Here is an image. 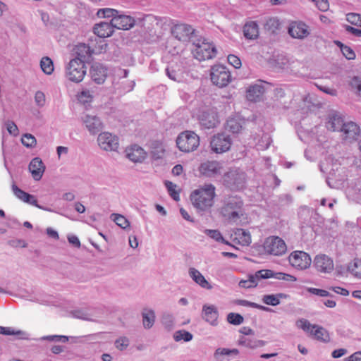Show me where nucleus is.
<instances>
[{
	"label": "nucleus",
	"mask_w": 361,
	"mask_h": 361,
	"mask_svg": "<svg viewBox=\"0 0 361 361\" xmlns=\"http://www.w3.org/2000/svg\"><path fill=\"white\" fill-rule=\"evenodd\" d=\"M215 196V186L209 183L192 191L190 198L198 212H205L209 211L213 206Z\"/></svg>",
	"instance_id": "f257e3e1"
},
{
	"label": "nucleus",
	"mask_w": 361,
	"mask_h": 361,
	"mask_svg": "<svg viewBox=\"0 0 361 361\" xmlns=\"http://www.w3.org/2000/svg\"><path fill=\"white\" fill-rule=\"evenodd\" d=\"M107 44L103 42L97 51L92 49L90 46L85 44H80L75 47V56L70 59L68 68H75L81 66V68H85L86 64H89L92 60V54H98L105 49Z\"/></svg>",
	"instance_id": "f03ea898"
},
{
	"label": "nucleus",
	"mask_w": 361,
	"mask_h": 361,
	"mask_svg": "<svg viewBox=\"0 0 361 361\" xmlns=\"http://www.w3.org/2000/svg\"><path fill=\"white\" fill-rule=\"evenodd\" d=\"M243 202L238 196L224 198L220 209L221 214L230 222L237 221L243 215Z\"/></svg>",
	"instance_id": "7ed1b4c3"
},
{
	"label": "nucleus",
	"mask_w": 361,
	"mask_h": 361,
	"mask_svg": "<svg viewBox=\"0 0 361 361\" xmlns=\"http://www.w3.org/2000/svg\"><path fill=\"white\" fill-rule=\"evenodd\" d=\"M191 51L194 58L199 61L212 59L216 54L215 46L204 38L193 41Z\"/></svg>",
	"instance_id": "20e7f679"
},
{
	"label": "nucleus",
	"mask_w": 361,
	"mask_h": 361,
	"mask_svg": "<svg viewBox=\"0 0 361 361\" xmlns=\"http://www.w3.org/2000/svg\"><path fill=\"white\" fill-rule=\"evenodd\" d=\"M176 142L181 152L189 153L199 147L200 137L193 131L185 130L178 135Z\"/></svg>",
	"instance_id": "39448f33"
},
{
	"label": "nucleus",
	"mask_w": 361,
	"mask_h": 361,
	"mask_svg": "<svg viewBox=\"0 0 361 361\" xmlns=\"http://www.w3.org/2000/svg\"><path fill=\"white\" fill-rule=\"evenodd\" d=\"M246 174L239 169H232L224 175V183L231 190H240L245 188Z\"/></svg>",
	"instance_id": "423d86ee"
},
{
	"label": "nucleus",
	"mask_w": 361,
	"mask_h": 361,
	"mask_svg": "<svg viewBox=\"0 0 361 361\" xmlns=\"http://www.w3.org/2000/svg\"><path fill=\"white\" fill-rule=\"evenodd\" d=\"M264 249L270 255L280 256L286 252L287 247L282 238L278 236H269L264 243Z\"/></svg>",
	"instance_id": "0eeeda50"
},
{
	"label": "nucleus",
	"mask_w": 361,
	"mask_h": 361,
	"mask_svg": "<svg viewBox=\"0 0 361 361\" xmlns=\"http://www.w3.org/2000/svg\"><path fill=\"white\" fill-rule=\"evenodd\" d=\"M232 144L230 135L221 133L214 135L210 142L212 150L216 154H221L230 149Z\"/></svg>",
	"instance_id": "6e6552de"
},
{
	"label": "nucleus",
	"mask_w": 361,
	"mask_h": 361,
	"mask_svg": "<svg viewBox=\"0 0 361 361\" xmlns=\"http://www.w3.org/2000/svg\"><path fill=\"white\" fill-rule=\"evenodd\" d=\"M271 86V84L264 80H258L257 83L251 85L246 90V98L248 101L257 102L261 101L264 92Z\"/></svg>",
	"instance_id": "1a4fd4ad"
},
{
	"label": "nucleus",
	"mask_w": 361,
	"mask_h": 361,
	"mask_svg": "<svg viewBox=\"0 0 361 361\" xmlns=\"http://www.w3.org/2000/svg\"><path fill=\"white\" fill-rule=\"evenodd\" d=\"M171 33L173 36L179 41L186 42L190 40L192 42L195 41L192 39L195 33V30L187 24L180 23L175 25L171 28Z\"/></svg>",
	"instance_id": "9d476101"
},
{
	"label": "nucleus",
	"mask_w": 361,
	"mask_h": 361,
	"mask_svg": "<svg viewBox=\"0 0 361 361\" xmlns=\"http://www.w3.org/2000/svg\"><path fill=\"white\" fill-rule=\"evenodd\" d=\"M290 264L298 269H305L308 268L312 262L310 256L303 251H293L288 257Z\"/></svg>",
	"instance_id": "9b49d317"
},
{
	"label": "nucleus",
	"mask_w": 361,
	"mask_h": 361,
	"mask_svg": "<svg viewBox=\"0 0 361 361\" xmlns=\"http://www.w3.org/2000/svg\"><path fill=\"white\" fill-rule=\"evenodd\" d=\"M98 145L105 151H116L118 148V138L109 132H104L97 137Z\"/></svg>",
	"instance_id": "f8f14e48"
},
{
	"label": "nucleus",
	"mask_w": 361,
	"mask_h": 361,
	"mask_svg": "<svg viewBox=\"0 0 361 361\" xmlns=\"http://www.w3.org/2000/svg\"><path fill=\"white\" fill-rule=\"evenodd\" d=\"M198 120L201 127L204 129L214 128L219 123L218 114L214 109L202 111L198 116Z\"/></svg>",
	"instance_id": "ddd939ff"
},
{
	"label": "nucleus",
	"mask_w": 361,
	"mask_h": 361,
	"mask_svg": "<svg viewBox=\"0 0 361 361\" xmlns=\"http://www.w3.org/2000/svg\"><path fill=\"white\" fill-rule=\"evenodd\" d=\"M222 166L216 161H207L200 164L199 172L207 178H216L221 173Z\"/></svg>",
	"instance_id": "4468645a"
},
{
	"label": "nucleus",
	"mask_w": 361,
	"mask_h": 361,
	"mask_svg": "<svg viewBox=\"0 0 361 361\" xmlns=\"http://www.w3.org/2000/svg\"><path fill=\"white\" fill-rule=\"evenodd\" d=\"M288 34L296 39H304L307 37L310 31L308 25L301 21L292 22L288 27Z\"/></svg>",
	"instance_id": "2eb2a0df"
},
{
	"label": "nucleus",
	"mask_w": 361,
	"mask_h": 361,
	"mask_svg": "<svg viewBox=\"0 0 361 361\" xmlns=\"http://www.w3.org/2000/svg\"><path fill=\"white\" fill-rule=\"evenodd\" d=\"M271 273L269 271H261L259 270L256 271L254 274H250L248 276V279L247 280H241L239 282V286L242 288H250L253 287H256L258 281L260 279H269V276H271Z\"/></svg>",
	"instance_id": "dca6fc26"
},
{
	"label": "nucleus",
	"mask_w": 361,
	"mask_h": 361,
	"mask_svg": "<svg viewBox=\"0 0 361 361\" xmlns=\"http://www.w3.org/2000/svg\"><path fill=\"white\" fill-rule=\"evenodd\" d=\"M11 188L13 194L16 196V197H18L21 201L45 211H51L50 209L39 205L37 203V200L34 195L23 191V190L19 188L16 184L13 183Z\"/></svg>",
	"instance_id": "f3484780"
},
{
	"label": "nucleus",
	"mask_w": 361,
	"mask_h": 361,
	"mask_svg": "<svg viewBox=\"0 0 361 361\" xmlns=\"http://www.w3.org/2000/svg\"><path fill=\"white\" fill-rule=\"evenodd\" d=\"M111 25L114 28L118 30H128L132 28L135 24V20L130 16L124 15L120 12L114 19H111Z\"/></svg>",
	"instance_id": "a211bd4d"
},
{
	"label": "nucleus",
	"mask_w": 361,
	"mask_h": 361,
	"mask_svg": "<svg viewBox=\"0 0 361 361\" xmlns=\"http://www.w3.org/2000/svg\"><path fill=\"white\" fill-rule=\"evenodd\" d=\"M210 74L212 82L219 87L226 86L231 81V73L225 69H212Z\"/></svg>",
	"instance_id": "6ab92c4d"
},
{
	"label": "nucleus",
	"mask_w": 361,
	"mask_h": 361,
	"mask_svg": "<svg viewBox=\"0 0 361 361\" xmlns=\"http://www.w3.org/2000/svg\"><path fill=\"white\" fill-rule=\"evenodd\" d=\"M314 266L318 271L323 273H330L334 269L333 260L326 255H317Z\"/></svg>",
	"instance_id": "aec40b11"
},
{
	"label": "nucleus",
	"mask_w": 361,
	"mask_h": 361,
	"mask_svg": "<svg viewBox=\"0 0 361 361\" xmlns=\"http://www.w3.org/2000/svg\"><path fill=\"white\" fill-rule=\"evenodd\" d=\"M29 171L35 180H39L45 171V165L39 157H35L29 164Z\"/></svg>",
	"instance_id": "412c9836"
},
{
	"label": "nucleus",
	"mask_w": 361,
	"mask_h": 361,
	"mask_svg": "<svg viewBox=\"0 0 361 361\" xmlns=\"http://www.w3.org/2000/svg\"><path fill=\"white\" fill-rule=\"evenodd\" d=\"M83 123L92 135H95L102 130L103 125L99 118L96 116L86 115L83 118Z\"/></svg>",
	"instance_id": "4be33fe9"
},
{
	"label": "nucleus",
	"mask_w": 361,
	"mask_h": 361,
	"mask_svg": "<svg viewBox=\"0 0 361 361\" xmlns=\"http://www.w3.org/2000/svg\"><path fill=\"white\" fill-rule=\"evenodd\" d=\"M202 318L211 325L215 326L218 324L219 312L214 305H204L202 307Z\"/></svg>",
	"instance_id": "5701e85b"
},
{
	"label": "nucleus",
	"mask_w": 361,
	"mask_h": 361,
	"mask_svg": "<svg viewBox=\"0 0 361 361\" xmlns=\"http://www.w3.org/2000/svg\"><path fill=\"white\" fill-rule=\"evenodd\" d=\"M94 33L100 38H106L111 36L114 32L111 21L101 22L95 24L93 28Z\"/></svg>",
	"instance_id": "b1692460"
},
{
	"label": "nucleus",
	"mask_w": 361,
	"mask_h": 361,
	"mask_svg": "<svg viewBox=\"0 0 361 361\" xmlns=\"http://www.w3.org/2000/svg\"><path fill=\"white\" fill-rule=\"evenodd\" d=\"M126 157L133 162H142L146 157V153L141 147L134 145L126 149Z\"/></svg>",
	"instance_id": "393cba45"
},
{
	"label": "nucleus",
	"mask_w": 361,
	"mask_h": 361,
	"mask_svg": "<svg viewBox=\"0 0 361 361\" xmlns=\"http://www.w3.org/2000/svg\"><path fill=\"white\" fill-rule=\"evenodd\" d=\"M345 139L356 140L360 133V128L355 123L350 121L345 123L341 131Z\"/></svg>",
	"instance_id": "a878e982"
},
{
	"label": "nucleus",
	"mask_w": 361,
	"mask_h": 361,
	"mask_svg": "<svg viewBox=\"0 0 361 361\" xmlns=\"http://www.w3.org/2000/svg\"><path fill=\"white\" fill-rule=\"evenodd\" d=\"M189 276L202 288L211 290L212 286L205 279L204 276L195 268L191 267L188 271Z\"/></svg>",
	"instance_id": "bb28decb"
},
{
	"label": "nucleus",
	"mask_w": 361,
	"mask_h": 361,
	"mask_svg": "<svg viewBox=\"0 0 361 361\" xmlns=\"http://www.w3.org/2000/svg\"><path fill=\"white\" fill-rule=\"evenodd\" d=\"M344 124L343 118L338 114L333 113L329 116L326 127L329 130L341 132Z\"/></svg>",
	"instance_id": "cd10ccee"
},
{
	"label": "nucleus",
	"mask_w": 361,
	"mask_h": 361,
	"mask_svg": "<svg viewBox=\"0 0 361 361\" xmlns=\"http://www.w3.org/2000/svg\"><path fill=\"white\" fill-rule=\"evenodd\" d=\"M243 121L238 117L229 118L225 125L226 130L233 134L239 133L243 129Z\"/></svg>",
	"instance_id": "c85d7f7f"
},
{
	"label": "nucleus",
	"mask_w": 361,
	"mask_h": 361,
	"mask_svg": "<svg viewBox=\"0 0 361 361\" xmlns=\"http://www.w3.org/2000/svg\"><path fill=\"white\" fill-rule=\"evenodd\" d=\"M243 33L244 36L247 39H256L259 35V27L257 23L255 21L247 23L243 27Z\"/></svg>",
	"instance_id": "c756f323"
},
{
	"label": "nucleus",
	"mask_w": 361,
	"mask_h": 361,
	"mask_svg": "<svg viewBox=\"0 0 361 361\" xmlns=\"http://www.w3.org/2000/svg\"><path fill=\"white\" fill-rule=\"evenodd\" d=\"M267 342L262 340L251 339L241 336L238 339V344L249 348H257L264 346Z\"/></svg>",
	"instance_id": "7c9ffc66"
},
{
	"label": "nucleus",
	"mask_w": 361,
	"mask_h": 361,
	"mask_svg": "<svg viewBox=\"0 0 361 361\" xmlns=\"http://www.w3.org/2000/svg\"><path fill=\"white\" fill-rule=\"evenodd\" d=\"M142 324L145 329H151L155 322V313L154 310L149 309H144L142 312Z\"/></svg>",
	"instance_id": "2f4dec72"
},
{
	"label": "nucleus",
	"mask_w": 361,
	"mask_h": 361,
	"mask_svg": "<svg viewBox=\"0 0 361 361\" xmlns=\"http://www.w3.org/2000/svg\"><path fill=\"white\" fill-rule=\"evenodd\" d=\"M311 334L314 335L317 340L322 342L327 343L330 341L328 331L322 326L314 324L311 330Z\"/></svg>",
	"instance_id": "473e14b6"
},
{
	"label": "nucleus",
	"mask_w": 361,
	"mask_h": 361,
	"mask_svg": "<svg viewBox=\"0 0 361 361\" xmlns=\"http://www.w3.org/2000/svg\"><path fill=\"white\" fill-rule=\"evenodd\" d=\"M86 72L84 69H68L66 77L74 82H80L82 80Z\"/></svg>",
	"instance_id": "72a5a7b5"
},
{
	"label": "nucleus",
	"mask_w": 361,
	"mask_h": 361,
	"mask_svg": "<svg viewBox=\"0 0 361 361\" xmlns=\"http://www.w3.org/2000/svg\"><path fill=\"white\" fill-rule=\"evenodd\" d=\"M107 69H90V75L92 80L97 84H102L105 81L106 73L105 71Z\"/></svg>",
	"instance_id": "f704fd0d"
},
{
	"label": "nucleus",
	"mask_w": 361,
	"mask_h": 361,
	"mask_svg": "<svg viewBox=\"0 0 361 361\" xmlns=\"http://www.w3.org/2000/svg\"><path fill=\"white\" fill-rule=\"evenodd\" d=\"M286 297V295L283 293H279L277 295H265L262 298V301L266 305L276 306L280 303L281 298Z\"/></svg>",
	"instance_id": "c9c22d12"
},
{
	"label": "nucleus",
	"mask_w": 361,
	"mask_h": 361,
	"mask_svg": "<svg viewBox=\"0 0 361 361\" xmlns=\"http://www.w3.org/2000/svg\"><path fill=\"white\" fill-rule=\"evenodd\" d=\"M348 271L355 277L361 279V260L355 259L348 264Z\"/></svg>",
	"instance_id": "e433bc0d"
},
{
	"label": "nucleus",
	"mask_w": 361,
	"mask_h": 361,
	"mask_svg": "<svg viewBox=\"0 0 361 361\" xmlns=\"http://www.w3.org/2000/svg\"><path fill=\"white\" fill-rule=\"evenodd\" d=\"M111 219L116 223L119 227L126 229L130 226L129 221L123 215L119 214H111Z\"/></svg>",
	"instance_id": "4c0bfd02"
},
{
	"label": "nucleus",
	"mask_w": 361,
	"mask_h": 361,
	"mask_svg": "<svg viewBox=\"0 0 361 361\" xmlns=\"http://www.w3.org/2000/svg\"><path fill=\"white\" fill-rule=\"evenodd\" d=\"M0 334L17 336L20 338H25L27 334L21 330H16L11 327H4L0 326Z\"/></svg>",
	"instance_id": "58836bf2"
},
{
	"label": "nucleus",
	"mask_w": 361,
	"mask_h": 361,
	"mask_svg": "<svg viewBox=\"0 0 361 361\" xmlns=\"http://www.w3.org/2000/svg\"><path fill=\"white\" fill-rule=\"evenodd\" d=\"M204 233L217 242L231 245V244L224 238L219 230L206 229Z\"/></svg>",
	"instance_id": "ea45409f"
},
{
	"label": "nucleus",
	"mask_w": 361,
	"mask_h": 361,
	"mask_svg": "<svg viewBox=\"0 0 361 361\" xmlns=\"http://www.w3.org/2000/svg\"><path fill=\"white\" fill-rule=\"evenodd\" d=\"M192 334L185 330H178L173 334V339L176 341H184L185 342L190 341L192 339Z\"/></svg>",
	"instance_id": "a19ab883"
},
{
	"label": "nucleus",
	"mask_w": 361,
	"mask_h": 361,
	"mask_svg": "<svg viewBox=\"0 0 361 361\" xmlns=\"http://www.w3.org/2000/svg\"><path fill=\"white\" fill-rule=\"evenodd\" d=\"M165 72L173 80L181 82L183 80V69H165Z\"/></svg>",
	"instance_id": "79ce46f5"
},
{
	"label": "nucleus",
	"mask_w": 361,
	"mask_h": 361,
	"mask_svg": "<svg viewBox=\"0 0 361 361\" xmlns=\"http://www.w3.org/2000/svg\"><path fill=\"white\" fill-rule=\"evenodd\" d=\"M226 319L229 324L233 325H240L244 321V318L241 314L234 312L228 314Z\"/></svg>",
	"instance_id": "37998d69"
},
{
	"label": "nucleus",
	"mask_w": 361,
	"mask_h": 361,
	"mask_svg": "<svg viewBox=\"0 0 361 361\" xmlns=\"http://www.w3.org/2000/svg\"><path fill=\"white\" fill-rule=\"evenodd\" d=\"M119 11L109 8L99 9L97 12V15L103 18H111L114 19L118 14Z\"/></svg>",
	"instance_id": "c03bdc74"
},
{
	"label": "nucleus",
	"mask_w": 361,
	"mask_h": 361,
	"mask_svg": "<svg viewBox=\"0 0 361 361\" xmlns=\"http://www.w3.org/2000/svg\"><path fill=\"white\" fill-rule=\"evenodd\" d=\"M280 23L278 19L275 18H269L264 24L265 30L274 32L276 30L279 28Z\"/></svg>",
	"instance_id": "a18cd8bd"
},
{
	"label": "nucleus",
	"mask_w": 361,
	"mask_h": 361,
	"mask_svg": "<svg viewBox=\"0 0 361 361\" xmlns=\"http://www.w3.org/2000/svg\"><path fill=\"white\" fill-rule=\"evenodd\" d=\"M21 142L24 146L30 148L34 147L37 144L35 137L30 133L23 135L21 139Z\"/></svg>",
	"instance_id": "49530a36"
},
{
	"label": "nucleus",
	"mask_w": 361,
	"mask_h": 361,
	"mask_svg": "<svg viewBox=\"0 0 361 361\" xmlns=\"http://www.w3.org/2000/svg\"><path fill=\"white\" fill-rule=\"evenodd\" d=\"M261 271H269L271 273V276H269V278H275L276 279H279V280H285V281H296V278L291 276V275H289V274H284V273H281V272H279V273H274L273 271L271 270H269V269H262Z\"/></svg>",
	"instance_id": "de8ad7c7"
},
{
	"label": "nucleus",
	"mask_w": 361,
	"mask_h": 361,
	"mask_svg": "<svg viewBox=\"0 0 361 361\" xmlns=\"http://www.w3.org/2000/svg\"><path fill=\"white\" fill-rule=\"evenodd\" d=\"M42 341H48L51 342L66 343L68 341V337L66 336L50 335L45 336L40 338Z\"/></svg>",
	"instance_id": "09e8293b"
},
{
	"label": "nucleus",
	"mask_w": 361,
	"mask_h": 361,
	"mask_svg": "<svg viewBox=\"0 0 361 361\" xmlns=\"http://www.w3.org/2000/svg\"><path fill=\"white\" fill-rule=\"evenodd\" d=\"M164 184L171 197L176 201L179 200V193L175 190L176 185L169 180H166Z\"/></svg>",
	"instance_id": "8fccbe9b"
},
{
	"label": "nucleus",
	"mask_w": 361,
	"mask_h": 361,
	"mask_svg": "<svg viewBox=\"0 0 361 361\" xmlns=\"http://www.w3.org/2000/svg\"><path fill=\"white\" fill-rule=\"evenodd\" d=\"M271 142L270 135L269 134H264L257 144L258 148L262 150L267 149L270 146Z\"/></svg>",
	"instance_id": "3c124183"
},
{
	"label": "nucleus",
	"mask_w": 361,
	"mask_h": 361,
	"mask_svg": "<svg viewBox=\"0 0 361 361\" xmlns=\"http://www.w3.org/2000/svg\"><path fill=\"white\" fill-rule=\"evenodd\" d=\"M129 344H130V341L126 336L120 337L115 341L116 348L121 351L126 349L128 348V346L129 345Z\"/></svg>",
	"instance_id": "603ef678"
},
{
	"label": "nucleus",
	"mask_w": 361,
	"mask_h": 361,
	"mask_svg": "<svg viewBox=\"0 0 361 361\" xmlns=\"http://www.w3.org/2000/svg\"><path fill=\"white\" fill-rule=\"evenodd\" d=\"M78 101L83 104H87L92 102V96L89 90H83L78 94Z\"/></svg>",
	"instance_id": "864d4df0"
},
{
	"label": "nucleus",
	"mask_w": 361,
	"mask_h": 361,
	"mask_svg": "<svg viewBox=\"0 0 361 361\" xmlns=\"http://www.w3.org/2000/svg\"><path fill=\"white\" fill-rule=\"evenodd\" d=\"M338 44L341 45V51L342 54H343V56L347 59L350 60V59H353L355 58V54L352 49H350L348 46H343L341 42H338Z\"/></svg>",
	"instance_id": "5fc2aeb1"
},
{
	"label": "nucleus",
	"mask_w": 361,
	"mask_h": 361,
	"mask_svg": "<svg viewBox=\"0 0 361 361\" xmlns=\"http://www.w3.org/2000/svg\"><path fill=\"white\" fill-rule=\"evenodd\" d=\"M360 18H361V15H360L358 13H350L347 14V16H346L347 20L350 23L355 25L360 26V21H361Z\"/></svg>",
	"instance_id": "6e6d98bb"
},
{
	"label": "nucleus",
	"mask_w": 361,
	"mask_h": 361,
	"mask_svg": "<svg viewBox=\"0 0 361 361\" xmlns=\"http://www.w3.org/2000/svg\"><path fill=\"white\" fill-rule=\"evenodd\" d=\"M228 63L233 68H240L242 66L240 58L234 54H229L227 57Z\"/></svg>",
	"instance_id": "4d7b16f0"
},
{
	"label": "nucleus",
	"mask_w": 361,
	"mask_h": 361,
	"mask_svg": "<svg viewBox=\"0 0 361 361\" xmlns=\"http://www.w3.org/2000/svg\"><path fill=\"white\" fill-rule=\"evenodd\" d=\"M5 126L6 127L8 132L11 135H13L14 136H16L18 135V133H19L18 128L13 121H7L5 123Z\"/></svg>",
	"instance_id": "13d9d810"
},
{
	"label": "nucleus",
	"mask_w": 361,
	"mask_h": 361,
	"mask_svg": "<svg viewBox=\"0 0 361 361\" xmlns=\"http://www.w3.org/2000/svg\"><path fill=\"white\" fill-rule=\"evenodd\" d=\"M8 245L12 247H26L27 246V243L22 239H11L7 242Z\"/></svg>",
	"instance_id": "bf43d9fd"
},
{
	"label": "nucleus",
	"mask_w": 361,
	"mask_h": 361,
	"mask_svg": "<svg viewBox=\"0 0 361 361\" xmlns=\"http://www.w3.org/2000/svg\"><path fill=\"white\" fill-rule=\"evenodd\" d=\"M308 291L313 294V295H319L320 297H331L332 295L330 294V293L326 290H323V289H319V288H310L308 289Z\"/></svg>",
	"instance_id": "052dcab7"
},
{
	"label": "nucleus",
	"mask_w": 361,
	"mask_h": 361,
	"mask_svg": "<svg viewBox=\"0 0 361 361\" xmlns=\"http://www.w3.org/2000/svg\"><path fill=\"white\" fill-rule=\"evenodd\" d=\"M298 327L302 329L305 331H309L310 328L312 329V326L307 319H301L297 322Z\"/></svg>",
	"instance_id": "680f3d73"
},
{
	"label": "nucleus",
	"mask_w": 361,
	"mask_h": 361,
	"mask_svg": "<svg viewBox=\"0 0 361 361\" xmlns=\"http://www.w3.org/2000/svg\"><path fill=\"white\" fill-rule=\"evenodd\" d=\"M35 101L38 106H43L45 104V95L41 91H37L35 95Z\"/></svg>",
	"instance_id": "e2e57ef3"
},
{
	"label": "nucleus",
	"mask_w": 361,
	"mask_h": 361,
	"mask_svg": "<svg viewBox=\"0 0 361 361\" xmlns=\"http://www.w3.org/2000/svg\"><path fill=\"white\" fill-rule=\"evenodd\" d=\"M40 68H50L54 66L53 61L48 56H44L40 61Z\"/></svg>",
	"instance_id": "0e129e2a"
},
{
	"label": "nucleus",
	"mask_w": 361,
	"mask_h": 361,
	"mask_svg": "<svg viewBox=\"0 0 361 361\" xmlns=\"http://www.w3.org/2000/svg\"><path fill=\"white\" fill-rule=\"evenodd\" d=\"M345 30L354 36L360 37H361V29L355 28L350 25H344Z\"/></svg>",
	"instance_id": "69168bd1"
},
{
	"label": "nucleus",
	"mask_w": 361,
	"mask_h": 361,
	"mask_svg": "<svg viewBox=\"0 0 361 361\" xmlns=\"http://www.w3.org/2000/svg\"><path fill=\"white\" fill-rule=\"evenodd\" d=\"M353 88H355L358 92L361 93V80L358 77H354L350 82Z\"/></svg>",
	"instance_id": "338daca9"
},
{
	"label": "nucleus",
	"mask_w": 361,
	"mask_h": 361,
	"mask_svg": "<svg viewBox=\"0 0 361 361\" xmlns=\"http://www.w3.org/2000/svg\"><path fill=\"white\" fill-rule=\"evenodd\" d=\"M345 361H361V351H357L345 359Z\"/></svg>",
	"instance_id": "774afa93"
}]
</instances>
